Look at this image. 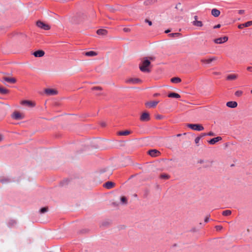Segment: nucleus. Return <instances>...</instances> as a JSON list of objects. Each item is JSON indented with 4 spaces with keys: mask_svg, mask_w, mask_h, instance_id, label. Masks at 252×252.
Returning <instances> with one entry per match:
<instances>
[{
    "mask_svg": "<svg viewBox=\"0 0 252 252\" xmlns=\"http://www.w3.org/2000/svg\"><path fill=\"white\" fill-rule=\"evenodd\" d=\"M245 13L244 10H238V13L240 14H243Z\"/></svg>",
    "mask_w": 252,
    "mask_h": 252,
    "instance_id": "nucleus-40",
    "label": "nucleus"
},
{
    "mask_svg": "<svg viewBox=\"0 0 252 252\" xmlns=\"http://www.w3.org/2000/svg\"><path fill=\"white\" fill-rule=\"evenodd\" d=\"M3 139V135L1 134H0V142H1Z\"/></svg>",
    "mask_w": 252,
    "mask_h": 252,
    "instance_id": "nucleus-48",
    "label": "nucleus"
},
{
    "mask_svg": "<svg viewBox=\"0 0 252 252\" xmlns=\"http://www.w3.org/2000/svg\"><path fill=\"white\" fill-rule=\"evenodd\" d=\"M93 90H101L102 88L100 87H94L92 88Z\"/></svg>",
    "mask_w": 252,
    "mask_h": 252,
    "instance_id": "nucleus-37",
    "label": "nucleus"
},
{
    "mask_svg": "<svg viewBox=\"0 0 252 252\" xmlns=\"http://www.w3.org/2000/svg\"><path fill=\"white\" fill-rule=\"evenodd\" d=\"M220 24H218L217 25H216L214 27V29H217V28H220Z\"/></svg>",
    "mask_w": 252,
    "mask_h": 252,
    "instance_id": "nucleus-45",
    "label": "nucleus"
},
{
    "mask_svg": "<svg viewBox=\"0 0 252 252\" xmlns=\"http://www.w3.org/2000/svg\"><path fill=\"white\" fill-rule=\"evenodd\" d=\"M96 33L98 35H105L107 33V31L104 29H99L97 31Z\"/></svg>",
    "mask_w": 252,
    "mask_h": 252,
    "instance_id": "nucleus-19",
    "label": "nucleus"
},
{
    "mask_svg": "<svg viewBox=\"0 0 252 252\" xmlns=\"http://www.w3.org/2000/svg\"><path fill=\"white\" fill-rule=\"evenodd\" d=\"M187 126L192 130L196 131H202L204 130V127L200 124H188Z\"/></svg>",
    "mask_w": 252,
    "mask_h": 252,
    "instance_id": "nucleus-2",
    "label": "nucleus"
},
{
    "mask_svg": "<svg viewBox=\"0 0 252 252\" xmlns=\"http://www.w3.org/2000/svg\"><path fill=\"white\" fill-rule=\"evenodd\" d=\"M106 123H105V122H101V123H100V125H101L102 126H103V127H104V126H106Z\"/></svg>",
    "mask_w": 252,
    "mask_h": 252,
    "instance_id": "nucleus-44",
    "label": "nucleus"
},
{
    "mask_svg": "<svg viewBox=\"0 0 252 252\" xmlns=\"http://www.w3.org/2000/svg\"><path fill=\"white\" fill-rule=\"evenodd\" d=\"M214 74H215L216 75H218V74H219L220 73H219V72H215Z\"/></svg>",
    "mask_w": 252,
    "mask_h": 252,
    "instance_id": "nucleus-54",
    "label": "nucleus"
},
{
    "mask_svg": "<svg viewBox=\"0 0 252 252\" xmlns=\"http://www.w3.org/2000/svg\"><path fill=\"white\" fill-rule=\"evenodd\" d=\"M226 106L230 108H234L237 106V103L236 101H228L226 103Z\"/></svg>",
    "mask_w": 252,
    "mask_h": 252,
    "instance_id": "nucleus-16",
    "label": "nucleus"
},
{
    "mask_svg": "<svg viewBox=\"0 0 252 252\" xmlns=\"http://www.w3.org/2000/svg\"><path fill=\"white\" fill-rule=\"evenodd\" d=\"M205 135H208V136H214L215 135V133L212 131H210L209 132H208V133H203V136H205Z\"/></svg>",
    "mask_w": 252,
    "mask_h": 252,
    "instance_id": "nucleus-34",
    "label": "nucleus"
},
{
    "mask_svg": "<svg viewBox=\"0 0 252 252\" xmlns=\"http://www.w3.org/2000/svg\"><path fill=\"white\" fill-rule=\"evenodd\" d=\"M169 175L166 174H163L160 175V178L164 179H168L169 178Z\"/></svg>",
    "mask_w": 252,
    "mask_h": 252,
    "instance_id": "nucleus-31",
    "label": "nucleus"
},
{
    "mask_svg": "<svg viewBox=\"0 0 252 252\" xmlns=\"http://www.w3.org/2000/svg\"><path fill=\"white\" fill-rule=\"evenodd\" d=\"M171 81L173 83H179L181 82V79L179 77H173L171 79Z\"/></svg>",
    "mask_w": 252,
    "mask_h": 252,
    "instance_id": "nucleus-26",
    "label": "nucleus"
},
{
    "mask_svg": "<svg viewBox=\"0 0 252 252\" xmlns=\"http://www.w3.org/2000/svg\"><path fill=\"white\" fill-rule=\"evenodd\" d=\"M243 24H240L238 26V28L239 29H243V28H244L245 27L243 26Z\"/></svg>",
    "mask_w": 252,
    "mask_h": 252,
    "instance_id": "nucleus-46",
    "label": "nucleus"
},
{
    "mask_svg": "<svg viewBox=\"0 0 252 252\" xmlns=\"http://www.w3.org/2000/svg\"><path fill=\"white\" fill-rule=\"evenodd\" d=\"M159 101H153L147 102L145 103V105L148 108H154L155 107L157 104L158 103Z\"/></svg>",
    "mask_w": 252,
    "mask_h": 252,
    "instance_id": "nucleus-11",
    "label": "nucleus"
},
{
    "mask_svg": "<svg viewBox=\"0 0 252 252\" xmlns=\"http://www.w3.org/2000/svg\"><path fill=\"white\" fill-rule=\"evenodd\" d=\"M103 186L107 189H110L115 186V183L112 182H107L104 184Z\"/></svg>",
    "mask_w": 252,
    "mask_h": 252,
    "instance_id": "nucleus-14",
    "label": "nucleus"
},
{
    "mask_svg": "<svg viewBox=\"0 0 252 252\" xmlns=\"http://www.w3.org/2000/svg\"><path fill=\"white\" fill-rule=\"evenodd\" d=\"M9 92V91L6 88L0 86V94H8Z\"/></svg>",
    "mask_w": 252,
    "mask_h": 252,
    "instance_id": "nucleus-24",
    "label": "nucleus"
},
{
    "mask_svg": "<svg viewBox=\"0 0 252 252\" xmlns=\"http://www.w3.org/2000/svg\"><path fill=\"white\" fill-rule=\"evenodd\" d=\"M170 32V31L169 30H167L165 31V33H168V32Z\"/></svg>",
    "mask_w": 252,
    "mask_h": 252,
    "instance_id": "nucleus-51",
    "label": "nucleus"
},
{
    "mask_svg": "<svg viewBox=\"0 0 252 252\" xmlns=\"http://www.w3.org/2000/svg\"><path fill=\"white\" fill-rule=\"evenodd\" d=\"M209 216H207L205 219V222H208L209 221Z\"/></svg>",
    "mask_w": 252,
    "mask_h": 252,
    "instance_id": "nucleus-42",
    "label": "nucleus"
},
{
    "mask_svg": "<svg viewBox=\"0 0 252 252\" xmlns=\"http://www.w3.org/2000/svg\"><path fill=\"white\" fill-rule=\"evenodd\" d=\"M148 153L149 155L152 157H158L160 154V152L156 149L150 150Z\"/></svg>",
    "mask_w": 252,
    "mask_h": 252,
    "instance_id": "nucleus-8",
    "label": "nucleus"
},
{
    "mask_svg": "<svg viewBox=\"0 0 252 252\" xmlns=\"http://www.w3.org/2000/svg\"><path fill=\"white\" fill-rule=\"evenodd\" d=\"M181 135V134H177V137H179V136H180Z\"/></svg>",
    "mask_w": 252,
    "mask_h": 252,
    "instance_id": "nucleus-53",
    "label": "nucleus"
},
{
    "mask_svg": "<svg viewBox=\"0 0 252 252\" xmlns=\"http://www.w3.org/2000/svg\"><path fill=\"white\" fill-rule=\"evenodd\" d=\"M36 26L44 30H49L50 29V26L49 25L40 21H38L36 22Z\"/></svg>",
    "mask_w": 252,
    "mask_h": 252,
    "instance_id": "nucleus-3",
    "label": "nucleus"
},
{
    "mask_svg": "<svg viewBox=\"0 0 252 252\" xmlns=\"http://www.w3.org/2000/svg\"><path fill=\"white\" fill-rule=\"evenodd\" d=\"M227 36H223L214 39V41L216 44H221L226 42L228 40Z\"/></svg>",
    "mask_w": 252,
    "mask_h": 252,
    "instance_id": "nucleus-6",
    "label": "nucleus"
},
{
    "mask_svg": "<svg viewBox=\"0 0 252 252\" xmlns=\"http://www.w3.org/2000/svg\"><path fill=\"white\" fill-rule=\"evenodd\" d=\"M158 95H159V94H154V96H158Z\"/></svg>",
    "mask_w": 252,
    "mask_h": 252,
    "instance_id": "nucleus-49",
    "label": "nucleus"
},
{
    "mask_svg": "<svg viewBox=\"0 0 252 252\" xmlns=\"http://www.w3.org/2000/svg\"><path fill=\"white\" fill-rule=\"evenodd\" d=\"M150 61L148 59V58H144L141 63L139 64V68L140 70L143 72L149 73L150 72L149 66L150 65Z\"/></svg>",
    "mask_w": 252,
    "mask_h": 252,
    "instance_id": "nucleus-1",
    "label": "nucleus"
},
{
    "mask_svg": "<svg viewBox=\"0 0 252 252\" xmlns=\"http://www.w3.org/2000/svg\"><path fill=\"white\" fill-rule=\"evenodd\" d=\"M238 75L236 74H229L227 76V79L228 80H234L237 78Z\"/></svg>",
    "mask_w": 252,
    "mask_h": 252,
    "instance_id": "nucleus-20",
    "label": "nucleus"
},
{
    "mask_svg": "<svg viewBox=\"0 0 252 252\" xmlns=\"http://www.w3.org/2000/svg\"><path fill=\"white\" fill-rule=\"evenodd\" d=\"M2 81H1L3 83H4V81L7 82L10 84H15L16 82V79L15 78L13 77H2Z\"/></svg>",
    "mask_w": 252,
    "mask_h": 252,
    "instance_id": "nucleus-5",
    "label": "nucleus"
},
{
    "mask_svg": "<svg viewBox=\"0 0 252 252\" xmlns=\"http://www.w3.org/2000/svg\"><path fill=\"white\" fill-rule=\"evenodd\" d=\"M140 119L142 122H147L149 121L150 119L149 114L148 112L143 113L140 117Z\"/></svg>",
    "mask_w": 252,
    "mask_h": 252,
    "instance_id": "nucleus-7",
    "label": "nucleus"
},
{
    "mask_svg": "<svg viewBox=\"0 0 252 252\" xmlns=\"http://www.w3.org/2000/svg\"><path fill=\"white\" fill-rule=\"evenodd\" d=\"M84 54L85 55V56L89 57L95 56L97 55L96 52L93 51L85 52Z\"/></svg>",
    "mask_w": 252,
    "mask_h": 252,
    "instance_id": "nucleus-21",
    "label": "nucleus"
},
{
    "mask_svg": "<svg viewBox=\"0 0 252 252\" xmlns=\"http://www.w3.org/2000/svg\"><path fill=\"white\" fill-rule=\"evenodd\" d=\"M220 11L217 9L214 8L211 11V14L215 17H218L220 15Z\"/></svg>",
    "mask_w": 252,
    "mask_h": 252,
    "instance_id": "nucleus-18",
    "label": "nucleus"
},
{
    "mask_svg": "<svg viewBox=\"0 0 252 252\" xmlns=\"http://www.w3.org/2000/svg\"><path fill=\"white\" fill-rule=\"evenodd\" d=\"M243 94V92L242 91H237L235 93V95L237 96H240Z\"/></svg>",
    "mask_w": 252,
    "mask_h": 252,
    "instance_id": "nucleus-33",
    "label": "nucleus"
},
{
    "mask_svg": "<svg viewBox=\"0 0 252 252\" xmlns=\"http://www.w3.org/2000/svg\"><path fill=\"white\" fill-rule=\"evenodd\" d=\"M149 58L152 60H154V58L153 57H149Z\"/></svg>",
    "mask_w": 252,
    "mask_h": 252,
    "instance_id": "nucleus-52",
    "label": "nucleus"
},
{
    "mask_svg": "<svg viewBox=\"0 0 252 252\" xmlns=\"http://www.w3.org/2000/svg\"><path fill=\"white\" fill-rule=\"evenodd\" d=\"M45 93L49 95H54L58 94V91L52 89H46L45 90Z\"/></svg>",
    "mask_w": 252,
    "mask_h": 252,
    "instance_id": "nucleus-10",
    "label": "nucleus"
},
{
    "mask_svg": "<svg viewBox=\"0 0 252 252\" xmlns=\"http://www.w3.org/2000/svg\"><path fill=\"white\" fill-rule=\"evenodd\" d=\"M200 138H201V137L200 136H198V137H196V138L195 139V143L196 144H197L199 143V142L200 140Z\"/></svg>",
    "mask_w": 252,
    "mask_h": 252,
    "instance_id": "nucleus-36",
    "label": "nucleus"
},
{
    "mask_svg": "<svg viewBox=\"0 0 252 252\" xmlns=\"http://www.w3.org/2000/svg\"><path fill=\"white\" fill-rule=\"evenodd\" d=\"M44 52L42 50H38L33 53V55L35 57H41L44 55Z\"/></svg>",
    "mask_w": 252,
    "mask_h": 252,
    "instance_id": "nucleus-15",
    "label": "nucleus"
},
{
    "mask_svg": "<svg viewBox=\"0 0 252 252\" xmlns=\"http://www.w3.org/2000/svg\"><path fill=\"white\" fill-rule=\"evenodd\" d=\"M145 22L146 23H148L149 26H152V21L149 20L148 19H145Z\"/></svg>",
    "mask_w": 252,
    "mask_h": 252,
    "instance_id": "nucleus-38",
    "label": "nucleus"
},
{
    "mask_svg": "<svg viewBox=\"0 0 252 252\" xmlns=\"http://www.w3.org/2000/svg\"><path fill=\"white\" fill-rule=\"evenodd\" d=\"M181 5V4L180 3H178L176 5L175 8L176 9H179L180 6Z\"/></svg>",
    "mask_w": 252,
    "mask_h": 252,
    "instance_id": "nucleus-39",
    "label": "nucleus"
},
{
    "mask_svg": "<svg viewBox=\"0 0 252 252\" xmlns=\"http://www.w3.org/2000/svg\"><path fill=\"white\" fill-rule=\"evenodd\" d=\"M141 80L138 78H130L126 80V82L129 84H138L141 83Z\"/></svg>",
    "mask_w": 252,
    "mask_h": 252,
    "instance_id": "nucleus-9",
    "label": "nucleus"
},
{
    "mask_svg": "<svg viewBox=\"0 0 252 252\" xmlns=\"http://www.w3.org/2000/svg\"><path fill=\"white\" fill-rule=\"evenodd\" d=\"M22 104L27 105L29 107H33L35 105V104L32 101L28 100H24L22 101Z\"/></svg>",
    "mask_w": 252,
    "mask_h": 252,
    "instance_id": "nucleus-23",
    "label": "nucleus"
},
{
    "mask_svg": "<svg viewBox=\"0 0 252 252\" xmlns=\"http://www.w3.org/2000/svg\"><path fill=\"white\" fill-rule=\"evenodd\" d=\"M121 201L124 204H126L127 203V198L125 196H122L121 197Z\"/></svg>",
    "mask_w": 252,
    "mask_h": 252,
    "instance_id": "nucleus-29",
    "label": "nucleus"
},
{
    "mask_svg": "<svg viewBox=\"0 0 252 252\" xmlns=\"http://www.w3.org/2000/svg\"><path fill=\"white\" fill-rule=\"evenodd\" d=\"M217 59V58L216 57H213L209 59H201V62L204 63L210 64V63H211V62L216 61Z\"/></svg>",
    "mask_w": 252,
    "mask_h": 252,
    "instance_id": "nucleus-12",
    "label": "nucleus"
},
{
    "mask_svg": "<svg viewBox=\"0 0 252 252\" xmlns=\"http://www.w3.org/2000/svg\"><path fill=\"white\" fill-rule=\"evenodd\" d=\"M129 31H130V30L128 28H124V31H125V32H128Z\"/></svg>",
    "mask_w": 252,
    "mask_h": 252,
    "instance_id": "nucleus-47",
    "label": "nucleus"
},
{
    "mask_svg": "<svg viewBox=\"0 0 252 252\" xmlns=\"http://www.w3.org/2000/svg\"><path fill=\"white\" fill-rule=\"evenodd\" d=\"M168 96L169 97H174V98H179L181 97L180 94H179L177 93H171L169 94L168 95Z\"/></svg>",
    "mask_w": 252,
    "mask_h": 252,
    "instance_id": "nucleus-25",
    "label": "nucleus"
},
{
    "mask_svg": "<svg viewBox=\"0 0 252 252\" xmlns=\"http://www.w3.org/2000/svg\"><path fill=\"white\" fill-rule=\"evenodd\" d=\"M243 26L245 27H248L252 26V21H248L245 23H244Z\"/></svg>",
    "mask_w": 252,
    "mask_h": 252,
    "instance_id": "nucleus-30",
    "label": "nucleus"
},
{
    "mask_svg": "<svg viewBox=\"0 0 252 252\" xmlns=\"http://www.w3.org/2000/svg\"><path fill=\"white\" fill-rule=\"evenodd\" d=\"M48 210V207H43V208H42L40 210V212L41 213H44L46 212H47Z\"/></svg>",
    "mask_w": 252,
    "mask_h": 252,
    "instance_id": "nucleus-32",
    "label": "nucleus"
},
{
    "mask_svg": "<svg viewBox=\"0 0 252 252\" xmlns=\"http://www.w3.org/2000/svg\"><path fill=\"white\" fill-rule=\"evenodd\" d=\"M178 34H179L178 33H171V34H169V35L171 37H173V36H174L175 35H178Z\"/></svg>",
    "mask_w": 252,
    "mask_h": 252,
    "instance_id": "nucleus-41",
    "label": "nucleus"
},
{
    "mask_svg": "<svg viewBox=\"0 0 252 252\" xmlns=\"http://www.w3.org/2000/svg\"><path fill=\"white\" fill-rule=\"evenodd\" d=\"M251 93L252 94V90H251Z\"/></svg>",
    "mask_w": 252,
    "mask_h": 252,
    "instance_id": "nucleus-55",
    "label": "nucleus"
},
{
    "mask_svg": "<svg viewBox=\"0 0 252 252\" xmlns=\"http://www.w3.org/2000/svg\"><path fill=\"white\" fill-rule=\"evenodd\" d=\"M158 0H146L144 2V4L146 6H149L156 3Z\"/></svg>",
    "mask_w": 252,
    "mask_h": 252,
    "instance_id": "nucleus-17",
    "label": "nucleus"
},
{
    "mask_svg": "<svg viewBox=\"0 0 252 252\" xmlns=\"http://www.w3.org/2000/svg\"><path fill=\"white\" fill-rule=\"evenodd\" d=\"M192 24L194 26L201 27L203 26V24L201 21L198 20H194L192 22Z\"/></svg>",
    "mask_w": 252,
    "mask_h": 252,
    "instance_id": "nucleus-22",
    "label": "nucleus"
},
{
    "mask_svg": "<svg viewBox=\"0 0 252 252\" xmlns=\"http://www.w3.org/2000/svg\"><path fill=\"white\" fill-rule=\"evenodd\" d=\"M247 69L250 71V72H252V66H249L247 67Z\"/></svg>",
    "mask_w": 252,
    "mask_h": 252,
    "instance_id": "nucleus-43",
    "label": "nucleus"
},
{
    "mask_svg": "<svg viewBox=\"0 0 252 252\" xmlns=\"http://www.w3.org/2000/svg\"><path fill=\"white\" fill-rule=\"evenodd\" d=\"M221 139H222V138L221 137L218 136V137H216L211 139L210 141H208V142L211 145H214L216 144V143L221 140Z\"/></svg>",
    "mask_w": 252,
    "mask_h": 252,
    "instance_id": "nucleus-13",
    "label": "nucleus"
},
{
    "mask_svg": "<svg viewBox=\"0 0 252 252\" xmlns=\"http://www.w3.org/2000/svg\"><path fill=\"white\" fill-rule=\"evenodd\" d=\"M194 20H197V16H194Z\"/></svg>",
    "mask_w": 252,
    "mask_h": 252,
    "instance_id": "nucleus-50",
    "label": "nucleus"
},
{
    "mask_svg": "<svg viewBox=\"0 0 252 252\" xmlns=\"http://www.w3.org/2000/svg\"><path fill=\"white\" fill-rule=\"evenodd\" d=\"M130 132L128 130L122 131L119 132V134L120 135H127L130 134Z\"/></svg>",
    "mask_w": 252,
    "mask_h": 252,
    "instance_id": "nucleus-28",
    "label": "nucleus"
},
{
    "mask_svg": "<svg viewBox=\"0 0 252 252\" xmlns=\"http://www.w3.org/2000/svg\"><path fill=\"white\" fill-rule=\"evenodd\" d=\"M215 228L217 230L220 231L222 229V226L221 225H217L215 226Z\"/></svg>",
    "mask_w": 252,
    "mask_h": 252,
    "instance_id": "nucleus-35",
    "label": "nucleus"
},
{
    "mask_svg": "<svg viewBox=\"0 0 252 252\" xmlns=\"http://www.w3.org/2000/svg\"><path fill=\"white\" fill-rule=\"evenodd\" d=\"M222 214L224 216H228L231 214V211L229 210H225L222 212Z\"/></svg>",
    "mask_w": 252,
    "mask_h": 252,
    "instance_id": "nucleus-27",
    "label": "nucleus"
},
{
    "mask_svg": "<svg viewBox=\"0 0 252 252\" xmlns=\"http://www.w3.org/2000/svg\"><path fill=\"white\" fill-rule=\"evenodd\" d=\"M12 118L16 120H20L24 119V115L18 111H15L12 115Z\"/></svg>",
    "mask_w": 252,
    "mask_h": 252,
    "instance_id": "nucleus-4",
    "label": "nucleus"
}]
</instances>
